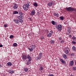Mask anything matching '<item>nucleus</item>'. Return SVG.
I'll return each mask as SVG.
<instances>
[{
    "label": "nucleus",
    "mask_w": 76,
    "mask_h": 76,
    "mask_svg": "<svg viewBox=\"0 0 76 76\" xmlns=\"http://www.w3.org/2000/svg\"><path fill=\"white\" fill-rule=\"evenodd\" d=\"M66 10L67 11H71V12H76V9L71 7L66 8Z\"/></svg>",
    "instance_id": "obj_1"
},
{
    "label": "nucleus",
    "mask_w": 76,
    "mask_h": 76,
    "mask_svg": "<svg viewBox=\"0 0 76 76\" xmlns=\"http://www.w3.org/2000/svg\"><path fill=\"white\" fill-rule=\"evenodd\" d=\"M29 5L28 4H26L24 5L23 6V8L26 11H27L28 9H29Z\"/></svg>",
    "instance_id": "obj_2"
},
{
    "label": "nucleus",
    "mask_w": 76,
    "mask_h": 76,
    "mask_svg": "<svg viewBox=\"0 0 76 76\" xmlns=\"http://www.w3.org/2000/svg\"><path fill=\"white\" fill-rule=\"evenodd\" d=\"M36 46L35 45H32L31 46V48H28V50H29L30 51H32L35 48Z\"/></svg>",
    "instance_id": "obj_3"
},
{
    "label": "nucleus",
    "mask_w": 76,
    "mask_h": 76,
    "mask_svg": "<svg viewBox=\"0 0 76 76\" xmlns=\"http://www.w3.org/2000/svg\"><path fill=\"white\" fill-rule=\"evenodd\" d=\"M42 53H40L38 56L36 57V60H40L42 58Z\"/></svg>",
    "instance_id": "obj_4"
},
{
    "label": "nucleus",
    "mask_w": 76,
    "mask_h": 76,
    "mask_svg": "<svg viewBox=\"0 0 76 76\" xmlns=\"http://www.w3.org/2000/svg\"><path fill=\"white\" fill-rule=\"evenodd\" d=\"M56 28L57 29H58L59 31H61V28H62V26L61 24H59L58 25H56Z\"/></svg>",
    "instance_id": "obj_5"
},
{
    "label": "nucleus",
    "mask_w": 76,
    "mask_h": 76,
    "mask_svg": "<svg viewBox=\"0 0 76 76\" xmlns=\"http://www.w3.org/2000/svg\"><path fill=\"white\" fill-rule=\"evenodd\" d=\"M53 34V31H51L50 32V33L48 34L47 36L48 37H51L52 36V34Z\"/></svg>",
    "instance_id": "obj_6"
},
{
    "label": "nucleus",
    "mask_w": 76,
    "mask_h": 76,
    "mask_svg": "<svg viewBox=\"0 0 76 76\" xmlns=\"http://www.w3.org/2000/svg\"><path fill=\"white\" fill-rule=\"evenodd\" d=\"M27 56L26 55H23L22 56V59L23 61H26V60L27 59Z\"/></svg>",
    "instance_id": "obj_7"
},
{
    "label": "nucleus",
    "mask_w": 76,
    "mask_h": 76,
    "mask_svg": "<svg viewBox=\"0 0 76 76\" xmlns=\"http://www.w3.org/2000/svg\"><path fill=\"white\" fill-rule=\"evenodd\" d=\"M31 16H34L35 14V10H32L30 13Z\"/></svg>",
    "instance_id": "obj_8"
},
{
    "label": "nucleus",
    "mask_w": 76,
    "mask_h": 76,
    "mask_svg": "<svg viewBox=\"0 0 76 76\" xmlns=\"http://www.w3.org/2000/svg\"><path fill=\"white\" fill-rule=\"evenodd\" d=\"M27 59L28 60V61H31V57L29 55H28L27 56Z\"/></svg>",
    "instance_id": "obj_9"
},
{
    "label": "nucleus",
    "mask_w": 76,
    "mask_h": 76,
    "mask_svg": "<svg viewBox=\"0 0 76 76\" xmlns=\"http://www.w3.org/2000/svg\"><path fill=\"white\" fill-rule=\"evenodd\" d=\"M67 29H69L67 31L66 34L67 35H69V34H70V33L71 32V30H70V27H68Z\"/></svg>",
    "instance_id": "obj_10"
},
{
    "label": "nucleus",
    "mask_w": 76,
    "mask_h": 76,
    "mask_svg": "<svg viewBox=\"0 0 76 76\" xmlns=\"http://www.w3.org/2000/svg\"><path fill=\"white\" fill-rule=\"evenodd\" d=\"M19 14L20 15V16H19V17L20 18L23 19V16L22 15L23 14V13H22V12H20Z\"/></svg>",
    "instance_id": "obj_11"
},
{
    "label": "nucleus",
    "mask_w": 76,
    "mask_h": 76,
    "mask_svg": "<svg viewBox=\"0 0 76 76\" xmlns=\"http://www.w3.org/2000/svg\"><path fill=\"white\" fill-rule=\"evenodd\" d=\"M18 7V5L16 4H14V6L13 7V9H16Z\"/></svg>",
    "instance_id": "obj_12"
},
{
    "label": "nucleus",
    "mask_w": 76,
    "mask_h": 76,
    "mask_svg": "<svg viewBox=\"0 0 76 76\" xmlns=\"http://www.w3.org/2000/svg\"><path fill=\"white\" fill-rule=\"evenodd\" d=\"M48 5L49 7H51L53 6V2H51L48 4Z\"/></svg>",
    "instance_id": "obj_13"
},
{
    "label": "nucleus",
    "mask_w": 76,
    "mask_h": 76,
    "mask_svg": "<svg viewBox=\"0 0 76 76\" xmlns=\"http://www.w3.org/2000/svg\"><path fill=\"white\" fill-rule=\"evenodd\" d=\"M74 63V61L73 60L71 61L70 63H69V66H73V63Z\"/></svg>",
    "instance_id": "obj_14"
},
{
    "label": "nucleus",
    "mask_w": 76,
    "mask_h": 76,
    "mask_svg": "<svg viewBox=\"0 0 76 76\" xmlns=\"http://www.w3.org/2000/svg\"><path fill=\"white\" fill-rule=\"evenodd\" d=\"M51 23L52 25H57V23L54 22V21H51Z\"/></svg>",
    "instance_id": "obj_15"
},
{
    "label": "nucleus",
    "mask_w": 76,
    "mask_h": 76,
    "mask_svg": "<svg viewBox=\"0 0 76 76\" xmlns=\"http://www.w3.org/2000/svg\"><path fill=\"white\" fill-rule=\"evenodd\" d=\"M60 60L61 62L62 63V64H65L66 63V61H64L63 59H60Z\"/></svg>",
    "instance_id": "obj_16"
},
{
    "label": "nucleus",
    "mask_w": 76,
    "mask_h": 76,
    "mask_svg": "<svg viewBox=\"0 0 76 76\" xmlns=\"http://www.w3.org/2000/svg\"><path fill=\"white\" fill-rule=\"evenodd\" d=\"M62 56L64 58H65V59H66L67 58V56L65 54H64Z\"/></svg>",
    "instance_id": "obj_17"
},
{
    "label": "nucleus",
    "mask_w": 76,
    "mask_h": 76,
    "mask_svg": "<svg viewBox=\"0 0 76 76\" xmlns=\"http://www.w3.org/2000/svg\"><path fill=\"white\" fill-rule=\"evenodd\" d=\"M69 50H65V51H64L65 53L66 54V55H68L69 56Z\"/></svg>",
    "instance_id": "obj_18"
},
{
    "label": "nucleus",
    "mask_w": 76,
    "mask_h": 76,
    "mask_svg": "<svg viewBox=\"0 0 76 76\" xmlns=\"http://www.w3.org/2000/svg\"><path fill=\"white\" fill-rule=\"evenodd\" d=\"M53 15L54 16H56V17H58V13H56L54 12V13H53Z\"/></svg>",
    "instance_id": "obj_19"
},
{
    "label": "nucleus",
    "mask_w": 76,
    "mask_h": 76,
    "mask_svg": "<svg viewBox=\"0 0 76 76\" xmlns=\"http://www.w3.org/2000/svg\"><path fill=\"white\" fill-rule=\"evenodd\" d=\"M33 4V6L35 7H37L38 6V4L37 3V2H35Z\"/></svg>",
    "instance_id": "obj_20"
},
{
    "label": "nucleus",
    "mask_w": 76,
    "mask_h": 76,
    "mask_svg": "<svg viewBox=\"0 0 76 76\" xmlns=\"http://www.w3.org/2000/svg\"><path fill=\"white\" fill-rule=\"evenodd\" d=\"M50 42L51 44H54V43L55 42V41H54V40H51V41H50Z\"/></svg>",
    "instance_id": "obj_21"
},
{
    "label": "nucleus",
    "mask_w": 76,
    "mask_h": 76,
    "mask_svg": "<svg viewBox=\"0 0 76 76\" xmlns=\"http://www.w3.org/2000/svg\"><path fill=\"white\" fill-rule=\"evenodd\" d=\"M40 70H44V68L42 66H41L39 68Z\"/></svg>",
    "instance_id": "obj_22"
},
{
    "label": "nucleus",
    "mask_w": 76,
    "mask_h": 76,
    "mask_svg": "<svg viewBox=\"0 0 76 76\" xmlns=\"http://www.w3.org/2000/svg\"><path fill=\"white\" fill-rule=\"evenodd\" d=\"M19 22H20V23H22L23 22V20L22 19H20V18H19Z\"/></svg>",
    "instance_id": "obj_23"
},
{
    "label": "nucleus",
    "mask_w": 76,
    "mask_h": 76,
    "mask_svg": "<svg viewBox=\"0 0 76 76\" xmlns=\"http://www.w3.org/2000/svg\"><path fill=\"white\" fill-rule=\"evenodd\" d=\"M72 38L74 40V41H76V37L74 36H73Z\"/></svg>",
    "instance_id": "obj_24"
},
{
    "label": "nucleus",
    "mask_w": 76,
    "mask_h": 76,
    "mask_svg": "<svg viewBox=\"0 0 76 76\" xmlns=\"http://www.w3.org/2000/svg\"><path fill=\"white\" fill-rule=\"evenodd\" d=\"M17 45H18V44L16 43H14L13 44V47H17Z\"/></svg>",
    "instance_id": "obj_25"
},
{
    "label": "nucleus",
    "mask_w": 76,
    "mask_h": 76,
    "mask_svg": "<svg viewBox=\"0 0 76 76\" xmlns=\"http://www.w3.org/2000/svg\"><path fill=\"white\" fill-rule=\"evenodd\" d=\"M72 48L73 51H75L76 50V47H75V46H73L72 47Z\"/></svg>",
    "instance_id": "obj_26"
},
{
    "label": "nucleus",
    "mask_w": 76,
    "mask_h": 76,
    "mask_svg": "<svg viewBox=\"0 0 76 76\" xmlns=\"http://www.w3.org/2000/svg\"><path fill=\"white\" fill-rule=\"evenodd\" d=\"M18 12L16 11H14V12H13V14L15 15V14H18Z\"/></svg>",
    "instance_id": "obj_27"
},
{
    "label": "nucleus",
    "mask_w": 76,
    "mask_h": 76,
    "mask_svg": "<svg viewBox=\"0 0 76 76\" xmlns=\"http://www.w3.org/2000/svg\"><path fill=\"white\" fill-rule=\"evenodd\" d=\"M7 65H8V66H12V63H11V62H9L7 63Z\"/></svg>",
    "instance_id": "obj_28"
},
{
    "label": "nucleus",
    "mask_w": 76,
    "mask_h": 76,
    "mask_svg": "<svg viewBox=\"0 0 76 76\" xmlns=\"http://www.w3.org/2000/svg\"><path fill=\"white\" fill-rule=\"evenodd\" d=\"M65 50H66L67 51H70V49H69V48L67 47H66L65 48Z\"/></svg>",
    "instance_id": "obj_29"
},
{
    "label": "nucleus",
    "mask_w": 76,
    "mask_h": 76,
    "mask_svg": "<svg viewBox=\"0 0 76 76\" xmlns=\"http://www.w3.org/2000/svg\"><path fill=\"white\" fill-rule=\"evenodd\" d=\"M24 71L26 72H27L28 71V69L26 68L24 69Z\"/></svg>",
    "instance_id": "obj_30"
},
{
    "label": "nucleus",
    "mask_w": 76,
    "mask_h": 76,
    "mask_svg": "<svg viewBox=\"0 0 76 76\" xmlns=\"http://www.w3.org/2000/svg\"><path fill=\"white\" fill-rule=\"evenodd\" d=\"M10 39H12V38H14V36L13 35H11L10 37Z\"/></svg>",
    "instance_id": "obj_31"
},
{
    "label": "nucleus",
    "mask_w": 76,
    "mask_h": 76,
    "mask_svg": "<svg viewBox=\"0 0 76 76\" xmlns=\"http://www.w3.org/2000/svg\"><path fill=\"white\" fill-rule=\"evenodd\" d=\"M40 38L42 40H43V39H44V37L42 36H41L40 37Z\"/></svg>",
    "instance_id": "obj_32"
},
{
    "label": "nucleus",
    "mask_w": 76,
    "mask_h": 76,
    "mask_svg": "<svg viewBox=\"0 0 76 76\" xmlns=\"http://www.w3.org/2000/svg\"><path fill=\"white\" fill-rule=\"evenodd\" d=\"M9 73L11 74H13V73H14V71L13 70L11 72H9Z\"/></svg>",
    "instance_id": "obj_33"
},
{
    "label": "nucleus",
    "mask_w": 76,
    "mask_h": 76,
    "mask_svg": "<svg viewBox=\"0 0 76 76\" xmlns=\"http://www.w3.org/2000/svg\"><path fill=\"white\" fill-rule=\"evenodd\" d=\"M31 63V62L28 61L27 62V65H29V64H30Z\"/></svg>",
    "instance_id": "obj_34"
},
{
    "label": "nucleus",
    "mask_w": 76,
    "mask_h": 76,
    "mask_svg": "<svg viewBox=\"0 0 76 76\" xmlns=\"http://www.w3.org/2000/svg\"><path fill=\"white\" fill-rule=\"evenodd\" d=\"M60 18L61 20H62L64 19V17L63 16H61L60 17Z\"/></svg>",
    "instance_id": "obj_35"
},
{
    "label": "nucleus",
    "mask_w": 76,
    "mask_h": 76,
    "mask_svg": "<svg viewBox=\"0 0 76 76\" xmlns=\"http://www.w3.org/2000/svg\"><path fill=\"white\" fill-rule=\"evenodd\" d=\"M15 23H17V24H18V23H19V20H17L15 22Z\"/></svg>",
    "instance_id": "obj_36"
},
{
    "label": "nucleus",
    "mask_w": 76,
    "mask_h": 76,
    "mask_svg": "<svg viewBox=\"0 0 76 76\" xmlns=\"http://www.w3.org/2000/svg\"><path fill=\"white\" fill-rule=\"evenodd\" d=\"M73 69L74 70H76V66H74L73 68Z\"/></svg>",
    "instance_id": "obj_37"
},
{
    "label": "nucleus",
    "mask_w": 76,
    "mask_h": 76,
    "mask_svg": "<svg viewBox=\"0 0 76 76\" xmlns=\"http://www.w3.org/2000/svg\"><path fill=\"white\" fill-rule=\"evenodd\" d=\"M61 43H64V40H61L60 41Z\"/></svg>",
    "instance_id": "obj_38"
},
{
    "label": "nucleus",
    "mask_w": 76,
    "mask_h": 76,
    "mask_svg": "<svg viewBox=\"0 0 76 76\" xmlns=\"http://www.w3.org/2000/svg\"><path fill=\"white\" fill-rule=\"evenodd\" d=\"M72 44H76V42L75 41H73L72 42Z\"/></svg>",
    "instance_id": "obj_39"
},
{
    "label": "nucleus",
    "mask_w": 76,
    "mask_h": 76,
    "mask_svg": "<svg viewBox=\"0 0 76 76\" xmlns=\"http://www.w3.org/2000/svg\"><path fill=\"white\" fill-rule=\"evenodd\" d=\"M7 25H6V24H5V25H4V27L5 28H6V27H7Z\"/></svg>",
    "instance_id": "obj_40"
},
{
    "label": "nucleus",
    "mask_w": 76,
    "mask_h": 76,
    "mask_svg": "<svg viewBox=\"0 0 76 76\" xmlns=\"http://www.w3.org/2000/svg\"><path fill=\"white\" fill-rule=\"evenodd\" d=\"M59 40H62V38L61 37H59Z\"/></svg>",
    "instance_id": "obj_41"
},
{
    "label": "nucleus",
    "mask_w": 76,
    "mask_h": 76,
    "mask_svg": "<svg viewBox=\"0 0 76 76\" xmlns=\"http://www.w3.org/2000/svg\"><path fill=\"white\" fill-rule=\"evenodd\" d=\"M48 76H54V75L53 74H50L48 75Z\"/></svg>",
    "instance_id": "obj_42"
},
{
    "label": "nucleus",
    "mask_w": 76,
    "mask_h": 76,
    "mask_svg": "<svg viewBox=\"0 0 76 76\" xmlns=\"http://www.w3.org/2000/svg\"><path fill=\"white\" fill-rule=\"evenodd\" d=\"M30 2H28L27 4H29H29H30Z\"/></svg>",
    "instance_id": "obj_43"
},
{
    "label": "nucleus",
    "mask_w": 76,
    "mask_h": 76,
    "mask_svg": "<svg viewBox=\"0 0 76 76\" xmlns=\"http://www.w3.org/2000/svg\"><path fill=\"white\" fill-rule=\"evenodd\" d=\"M17 20L16 19H14V22H16V21Z\"/></svg>",
    "instance_id": "obj_44"
},
{
    "label": "nucleus",
    "mask_w": 76,
    "mask_h": 76,
    "mask_svg": "<svg viewBox=\"0 0 76 76\" xmlns=\"http://www.w3.org/2000/svg\"><path fill=\"white\" fill-rule=\"evenodd\" d=\"M3 47V45H0V47Z\"/></svg>",
    "instance_id": "obj_45"
},
{
    "label": "nucleus",
    "mask_w": 76,
    "mask_h": 76,
    "mask_svg": "<svg viewBox=\"0 0 76 76\" xmlns=\"http://www.w3.org/2000/svg\"><path fill=\"white\" fill-rule=\"evenodd\" d=\"M69 37H70V38H71L72 37V35H69Z\"/></svg>",
    "instance_id": "obj_46"
},
{
    "label": "nucleus",
    "mask_w": 76,
    "mask_h": 76,
    "mask_svg": "<svg viewBox=\"0 0 76 76\" xmlns=\"http://www.w3.org/2000/svg\"><path fill=\"white\" fill-rule=\"evenodd\" d=\"M29 19H30V20H31V18H29Z\"/></svg>",
    "instance_id": "obj_47"
},
{
    "label": "nucleus",
    "mask_w": 76,
    "mask_h": 76,
    "mask_svg": "<svg viewBox=\"0 0 76 76\" xmlns=\"http://www.w3.org/2000/svg\"><path fill=\"white\" fill-rule=\"evenodd\" d=\"M0 67H1V64H0Z\"/></svg>",
    "instance_id": "obj_48"
},
{
    "label": "nucleus",
    "mask_w": 76,
    "mask_h": 76,
    "mask_svg": "<svg viewBox=\"0 0 76 76\" xmlns=\"http://www.w3.org/2000/svg\"><path fill=\"white\" fill-rule=\"evenodd\" d=\"M75 65H76V62H75Z\"/></svg>",
    "instance_id": "obj_49"
},
{
    "label": "nucleus",
    "mask_w": 76,
    "mask_h": 76,
    "mask_svg": "<svg viewBox=\"0 0 76 76\" xmlns=\"http://www.w3.org/2000/svg\"><path fill=\"white\" fill-rule=\"evenodd\" d=\"M73 53L72 55H73Z\"/></svg>",
    "instance_id": "obj_50"
},
{
    "label": "nucleus",
    "mask_w": 76,
    "mask_h": 76,
    "mask_svg": "<svg viewBox=\"0 0 76 76\" xmlns=\"http://www.w3.org/2000/svg\"><path fill=\"white\" fill-rule=\"evenodd\" d=\"M73 53L72 55H73Z\"/></svg>",
    "instance_id": "obj_51"
},
{
    "label": "nucleus",
    "mask_w": 76,
    "mask_h": 76,
    "mask_svg": "<svg viewBox=\"0 0 76 76\" xmlns=\"http://www.w3.org/2000/svg\"><path fill=\"white\" fill-rule=\"evenodd\" d=\"M73 53L72 55H73Z\"/></svg>",
    "instance_id": "obj_52"
},
{
    "label": "nucleus",
    "mask_w": 76,
    "mask_h": 76,
    "mask_svg": "<svg viewBox=\"0 0 76 76\" xmlns=\"http://www.w3.org/2000/svg\"><path fill=\"white\" fill-rule=\"evenodd\" d=\"M4 76H5V75H4Z\"/></svg>",
    "instance_id": "obj_53"
}]
</instances>
